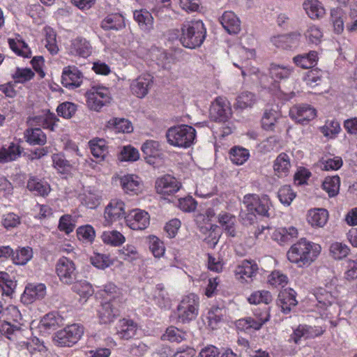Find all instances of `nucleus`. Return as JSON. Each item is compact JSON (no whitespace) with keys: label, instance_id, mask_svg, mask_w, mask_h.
I'll list each match as a JSON object with an SVG mask.
<instances>
[{"label":"nucleus","instance_id":"f257e3e1","mask_svg":"<svg viewBox=\"0 0 357 357\" xmlns=\"http://www.w3.org/2000/svg\"><path fill=\"white\" fill-rule=\"evenodd\" d=\"M321 252V246L301 238L294 243L287 252L288 259L298 267L310 266Z\"/></svg>","mask_w":357,"mask_h":357},{"label":"nucleus","instance_id":"f03ea898","mask_svg":"<svg viewBox=\"0 0 357 357\" xmlns=\"http://www.w3.org/2000/svg\"><path fill=\"white\" fill-rule=\"evenodd\" d=\"M180 42L186 48L199 47L206 36V29L202 20L184 22L181 27Z\"/></svg>","mask_w":357,"mask_h":357},{"label":"nucleus","instance_id":"7ed1b4c3","mask_svg":"<svg viewBox=\"0 0 357 357\" xmlns=\"http://www.w3.org/2000/svg\"><path fill=\"white\" fill-rule=\"evenodd\" d=\"M165 136L170 145L187 149L195 143L196 130L190 126L182 124L168 128Z\"/></svg>","mask_w":357,"mask_h":357},{"label":"nucleus","instance_id":"20e7f679","mask_svg":"<svg viewBox=\"0 0 357 357\" xmlns=\"http://www.w3.org/2000/svg\"><path fill=\"white\" fill-rule=\"evenodd\" d=\"M199 297L195 294L184 296L177 307L178 319L182 323L190 322L198 314Z\"/></svg>","mask_w":357,"mask_h":357},{"label":"nucleus","instance_id":"39448f33","mask_svg":"<svg viewBox=\"0 0 357 357\" xmlns=\"http://www.w3.org/2000/svg\"><path fill=\"white\" fill-rule=\"evenodd\" d=\"M83 333V327L74 324L57 331L54 337V341L60 347H71L77 342Z\"/></svg>","mask_w":357,"mask_h":357},{"label":"nucleus","instance_id":"423d86ee","mask_svg":"<svg viewBox=\"0 0 357 357\" xmlns=\"http://www.w3.org/2000/svg\"><path fill=\"white\" fill-rule=\"evenodd\" d=\"M243 204L248 211L255 212L257 214L269 217L268 211L271 205L268 195L259 197L256 194H248L243 197Z\"/></svg>","mask_w":357,"mask_h":357},{"label":"nucleus","instance_id":"0eeeda50","mask_svg":"<svg viewBox=\"0 0 357 357\" xmlns=\"http://www.w3.org/2000/svg\"><path fill=\"white\" fill-rule=\"evenodd\" d=\"M56 273L59 280L65 284H73L77 280V272L73 260L62 257L56 261Z\"/></svg>","mask_w":357,"mask_h":357},{"label":"nucleus","instance_id":"6e6552de","mask_svg":"<svg viewBox=\"0 0 357 357\" xmlns=\"http://www.w3.org/2000/svg\"><path fill=\"white\" fill-rule=\"evenodd\" d=\"M337 278L333 277L325 284L324 287H319L317 289L314 296L320 307H326L336 302L339 294L337 289Z\"/></svg>","mask_w":357,"mask_h":357},{"label":"nucleus","instance_id":"1a4fd4ad","mask_svg":"<svg viewBox=\"0 0 357 357\" xmlns=\"http://www.w3.org/2000/svg\"><path fill=\"white\" fill-rule=\"evenodd\" d=\"M86 102L91 109L98 110L111 101V93L105 86L93 87L86 93Z\"/></svg>","mask_w":357,"mask_h":357},{"label":"nucleus","instance_id":"9d476101","mask_svg":"<svg viewBox=\"0 0 357 357\" xmlns=\"http://www.w3.org/2000/svg\"><path fill=\"white\" fill-rule=\"evenodd\" d=\"M123 304L121 296L118 294L113 299L102 304L101 307L98 310L100 321L102 324H109L119 315V308Z\"/></svg>","mask_w":357,"mask_h":357},{"label":"nucleus","instance_id":"9b49d317","mask_svg":"<svg viewBox=\"0 0 357 357\" xmlns=\"http://www.w3.org/2000/svg\"><path fill=\"white\" fill-rule=\"evenodd\" d=\"M125 203L123 200L114 198L110 200L106 206L104 211L105 222L107 225H111L123 218L125 219Z\"/></svg>","mask_w":357,"mask_h":357},{"label":"nucleus","instance_id":"f8f14e48","mask_svg":"<svg viewBox=\"0 0 357 357\" xmlns=\"http://www.w3.org/2000/svg\"><path fill=\"white\" fill-rule=\"evenodd\" d=\"M325 329L321 326H312L307 324H299L293 330V333L290 335L289 342H293L296 344H299L301 338L309 339L314 338L321 335Z\"/></svg>","mask_w":357,"mask_h":357},{"label":"nucleus","instance_id":"ddd939ff","mask_svg":"<svg viewBox=\"0 0 357 357\" xmlns=\"http://www.w3.org/2000/svg\"><path fill=\"white\" fill-rule=\"evenodd\" d=\"M22 326L16 319L6 318L0 324V332L8 339L18 343L26 332Z\"/></svg>","mask_w":357,"mask_h":357},{"label":"nucleus","instance_id":"4468645a","mask_svg":"<svg viewBox=\"0 0 357 357\" xmlns=\"http://www.w3.org/2000/svg\"><path fill=\"white\" fill-rule=\"evenodd\" d=\"M153 84V77L148 73L142 74L133 79L130 85L131 93L139 98H144Z\"/></svg>","mask_w":357,"mask_h":357},{"label":"nucleus","instance_id":"2eb2a0df","mask_svg":"<svg viewBox=\"0 0 357 357\" xmlns=\"http://www.w3.org/2000/svg\"><path fill=\"white\" fill-rule=\"evenodd\" d=\"M127 225L133 230H142L149 225L150 216L145 211L135 208L125 218Z\"/></svg>","mask_w":357,"mask_h":357},{"label":"nucleus","instance_id":"dca6fc26","mask_svg":"<svg viewBox=\"0 0 357 357\" xmlns=\"http://www.w3.org/2000/svg\"><path fill=\"white\" fill-rule=\"evenodd\" d=\"M270 319V314L267 310L262 312L259 317L255 318L246 317L236 321V327L238 330L247 331L250 329L259 330L261 326Z\"/></svg>","mask_w":357,"mask_h":357},{"label":"nucleus","instance_id":"f3484780","mask_svg":"<svg viewBox=\"0 0 357 357\" xmlns=\"http://www.w3.org/2000/svg\"><path fill=\"white\" fill-rule=\"evenodd\" d=\"M147 298L151 300L160 308H167L171 304V300L163 284H158L147 293Z\"/></svg>","mask_w":357,"mask_h":357},{"label":"nucleus","instance_id":"a211bd4d","mask_svg":"<svg viewBox=\"0 0 357 357\" xmlns=\"http://www.w3.org/2000/svg\"><path fill=\"white\" fill-rule=\"evenodd\" d=\"M181 188V183L176 178L165 175L155 182L157 192L161 195H172L176 192Z\"/></svg>","mask_w":357,"mask_h":357},{"label":"nucleus","instance_id":"6ab92c4d","mask_svg":"<svg viewBox=\"0 0 357 357\" xmlns=\"http://www.w3.org/2000/svg\"><path fill=\"white\" fill-rule=\"evenodd\" d=\"M83 79L82 73L75 66H68L62 73V84L69 89L76 88L81 85Z\"/></svg>","mask_w":357,"mask_h":357},{"label":"nucleus","instance_id":"aec40b11","mask_svg":"<svg viewBox=\"0 0 357 357\" xmlns=\"http://www.w3.org/2000/svg\"><path fill=\"white\" fill-rule=\"evenodd\" d=\"M46 294V287L44 284H28L23 294L22 295V301L26 304L31 303L35 300L42 299Z\"/></svg>","mask_w":357,"mask_h":357},{"label":"nucleus","instance_id":"412c9836","mask_svg":"<svg viewBox=\"0 0 357 357\" xmlns=\"http://www.w3.org/2000/svg\"><path fill=\"white\" fill-rule=\"evenodd\" d=\"M63 325V319L57 312H52L45 315L39 324L40 332L50 333Z\"/></svg>","mask_w":357,"mask_h":357},{"label":"nucleus","instance_id":"4be33fe9","mask_svg":"<svg viewBox=\"0 0 357 357\" xmlns=\"http://www.w3.org/2000/svg\"><path fill=\"white\" fill-rule=\"evenodd\" d=\"M133 17L139 28L144 33H150L154 28V19L151 13L146 9L136 10Z\"/></svg>","mask_w":357,"mask_h":357},{"label":"nucleus","instance_id":"5701e85b","mask_svg":"<svg viewBox=\"0 0 357 357\" xmlns=\"http://www.w3.org/2000/svg\"><path fill=\"white\" fill-rule=\"evenodd\" d=\"M296 294L292 289H284L279 293L277 304L284 314L290 312L291 307L297 305Z\"/></svg>","mask_w":357,"mask_h":357},{"label":"nucleus","instance_id":"b1692460","mask_svg":"<svg viewBox=\"0 0 357 357\" xmlns=\"http://www.w3.org/2000/svg\"><path fill=\"white\" fill-rule=\"evenodd\" d=\"M68 50L71 54L78 55L84 58H87L92 52L89 42L81 37H77L71 40Z\"/></svg>","mask_w":357,"mask_h":357},{"label":"nucleus","instance_id":"393cba45","mask_svg":"<svg viewBox=\"0 0 357 357\" xmlns=\"http://www.w3.org/2000/svg\"><path fill=\"white\" fill-rule=\"evenodd\" d=\"M137 324L130 319H121L116 326V335L121 340H130L137 333Z\"/></svg>","mask_w":357,"mask_h":357},{"label":"nucleus","instance_id":"a878e982","mask_svg":"<svg viewBox=\"0 0 357 357\" xmlns=\"http://www.w3.org/2000/svg\"><path fill=\"white\" fill-rule=\"evenodd\" d=\"M257 265L255 262L244 260L241 265L236 267L235 274L237 279H241L248 282V280L251 281L252 278L257 274Z\"/></svg>","mask_w":357,"mask_h":357},{"label":"nucleus","instance_id":"bb28decb","mask_svg":"<svg viewBox=\"0 0 357 357\" xmlns=\"http://www.w3.org/2000/svg\"><path fill=\"white\" fill-rule=\"evenodd\" d=\"M220 21L224 29L230 34L237 33L241 30V22L232 11H225Z\"/></svg>","mask_w":357,"mask_h":357},{"label":"nucleus","instance_id":"cd10ccee","mask_svg":"<svg viewBox=\"0 0 357 357\" xmlns=\"http://www.w3.org/2000/svg\"><path fill=\"white\" fill-rule=\"evenodd\" d=\"M27 189L35 195L45 197L50 192V186L47 182L34 176H30L27 184Z\"/></svg>","mask_w":357,"mask_h":357},{"label":"nucleus","instance_id":"c85d7f7f","mask_svg":"<svg viewBox=\"0 0 357 357\" xmlns=\"http://www.w3.org/2000/svg\"><path fill=\"white\" fill-rule=\"evenodd\" d=\"M8 43L11 50L17 55L29 58L31 56V51L29 45L17 34L15 38H8Z\"/></svg>","mask_w":357,"mask_h":357},{"label":"nucleus","instance_id":"c756f323","mask_svg":"<svg viewBox=\"0 0 357 357\" xmlns=\"http://www.w3.org/2000/svg\"><path fill=\"white\" fill-rule=\"evenodd\" d=\"M121 185L127 194L137 195L142 190V183L135 175H126L121 178Z\"/></svg>","mask_w":357,"mask_h":357},{"label":"nucleus","instance_id":"7c9ffc66","mask_svg":"<svg viewBox=\"0 0 357 357\" xmlns=\"http://www.w3.org/2000/svg\"><path fill=\"white\" fill-rule=\"evenodd\" d=\"M303 6L307 15L312 20L320 19L326 13L324 7L318 0H305Z\"/></svg>","mask_w":357,"mask_h":357},{"label":"nucleus","instance_id":"2f4dec72","mask_svg":"<svg viewBox=\"0 0 357 357\" xmlns=\"http://www.w3.org/2000/svg\"><path fill=\"white\" fill-rule=\"evenodd\" d=\"M218 222L230 236H236V220L234 215L227 212H221L218 215Z\"/></svg>","mask_w":357,"mask_h":357},{"label":"nucleus","instance_id":"473e14b6","mask_svg":"<svg viewBox=\"0 0 357 357\" xmlns=\"http://www.w3.org/2000/svg\"><path fill=\"white\" fill-rule=\"evenodd\" d=\"M318 59L317 52L310 51L308 53L298 54L294 56L293 61L297 66L305 69L317 65Z\"/></svg>","mask_w":357,"mask_h":357},{"label":"nucleus","instance_id":"72a5a7b5","mask_svg":"<svg viewBox=\"0 0 357 357\" xmlns=\"http://www.w3.org/2000/svg\"><path fill=\"white\" fill-rule=\"evenodd\" d=\"M158 147V142L153 140L146 141L142 144L141 149L146 162L150 165L155 163V159L160 156Z\"/></svg>","mask_w":357,"mask_h":357},{"label":"nucleus","instance_id":"f704fd0d","mask_svg":"<svg viewBox=\"0 0 357 357\" xmlns=\"http://www.w3.org/2000/svg\"><path fill=\"white\" fill-rule=\"evenodd\" d=\"M289 156L285 153H281L274 161L273 169L279 177L286 176L291 168Z\"/></svg>","mask_w":357,"mask_h":357},{"label":"nucleus","instance_id":"c9c22d12","mask_svg":"<svg viewBox=\"0 0 357 357\" xmlns=\"http://www.w3.org/2000/svg\"><path fill=\"white\" fill-rule=\"evenodd\" d=\"M328 218V211L324 208L310 210L307 214V222L312 227H324L327 222Z\"/></svg>","mask_w":357,"mask_h":357},{"label":"nucleus","instance_id":"e433bc0d","mask_svg":"<svg viewBox=\"0 0 357 357\" xmlns=\"http://www.w3.org/2000/svg\"><path fill=\"white\" fill-rule=\"evenodd\" d=\"M101 27L105 30H119L125 27L124 17L119 13L106 16L101 22Z\"/></svg>","mask_w":357,"mask_h":357},{"label":"nucleus","instance_id":"4c0bfd02","mask_svg":"<svg viewBox=\"0 0 357 357\" xmlns=\"http://www.w3.org/2000/svg\"><path fill=\"white\" fill-rule=\"evenodd\" d=\"M20 146L11 143L7 148L0 149V163H6L16 160L21 154Z\"/></svg>","mask_w":357,"mask_h":357},{"label":"nucleus","instance_id":"58836bf2","mask_svg":"<svg viewBox=\"0 0 357 357\" xmlns=\"http://www.w3.org/2000/svg\"><path fill=\"white\" fill-rule=\"evenodd\" d=\"M293 68L289 66H282L272 63L269 68V73L275 82L288 78L293 72Z\"/></svg>","mask_w":357,"mask_h":357},{"label":"nucleus","instance_id":"ea45409f","mask_svg":"<svg viewBox=\"0 0 357 357\" xmlns=\"http://www.w3.org/2000/svg\"><path fill=\"white\" fill-rule=\"evenodd\" d=\"M26 141L31 145H43L46 143L45 134L40 128H29L24 132Z\"/></svg>","mask_w":357,"mask_h":357},{"label":"nucleus","instance_id":"a19ab883","mask_svg":"<svg viewBox=\"0 0 357 357\" xmlns=\"http://www.w3.org/2000/svg\"><path fill=\"white\" fill-rule=\"evenodd\" d=\"M17 286L13 276L5 271H0V287L3 294L10 296Z\"/></svg>","mask_w":357,"mask_h":357},{"label":"nucleus","instance_id":"79ce46f5","mask_svg":"<svg viewBox=\"0 0 357 357\" xmlns=\"http://www.w3.org/2000/svg\"><path fill=\"white\" fill-rule=\"evenodd\" d=\"M92 155L100 160H104L108 153L106 142L103 139H94L89 142Z\"/></svg>","mask_w":357,"mask_h":357},{"label":"nucleus","instance_id":"37998d69","mask_svg":"<svg viewBox=\"0 0 357 357\" xmlns=\"http://www.w3.org/2000/svg\"><path fill=\"white\" fill-rule=\"evenodd\" d=\"M45 38L43 44L49 52L54 55L56 54L59 52V47L56 43V33L50 27H46L44 29Z\"/></svg>","mask_w":357,"mask_h":357},{"label":"nucleus","instance_id":"c03bdc74","mask_svg":"<svg viewBox=\"0 0 357 357\" xmlns=\"http://www.w3.org/2000/svg\"><path fill=\"white\" fill-rule=\"evenodd\" d=\"M101 238L105 243L113 246H119L126 241L124 236L116 230L104 231Z\"/></svg>","mask_w":357,"mask_h":357},{"label":"nucleus","instance_id":"a18cd8bd","mask_svg":"<svg viewBox=\"0 0 357 357\" xmlns=\"http://www.w3.org/2000/svg\"><path fill=\"white\" fill-rule=\"evenodd\" d=\"M305 37L309 43L317 45L321 43L324 33L320 27L312 24L305 31Z\"/></svg>","mask_w":357,"mask_h":357},{"label":"nucleus","instance_id":"49530a36","mask_svg":"<svg viewBox=\"0 0 357 357\" xmlns=\"http://www.w3.org/2000/svg\"><path fill=\"white\" fill-rule=\"evenodd\" d=\"M340 179L338 176H328L323 182V189L326 191L329 197H335L340 190Z\"/></svg>","mask_w":357,"mask_h":357},{"label":"nucleus","instance_id":"de8ad7c7","mask_svg":"<svg viewBox=\"0 0 357 357\" xmlns=\"http://www.w3.org/2000/svg\"><path fill=\"white\" fill-rule=\"evenodd\" d=\"M229 154L231 162L237 165H243L250 156L248 149L237 146L232 148Z\"/></svg>","mask_w":357,"mask_h":357},{"label":"nucleus","instance_id":"09e8293b","mask_svg":"<svg viewBox=\"0 0 357 357\" xmlns=\"http://www.w3.org/2000/svg\"><path fill=\"white\" fill-rule=\"evenodd\" d=\"M228 53L231 55V58L238 56L241 60L251 59L255 56L254 49H247L241 45L230 47Z\"/></svg>","mask_w":357,"mask_h":357},{"label":"nucleus","instance_id":"8fccbe9b","mask_svg":"<svg viewBox=\"0 0 357 357\" xmlns=\"http://www.w3.org/2000/svg\"><path fill=\"white\" fill-rule=\"evenodd\" d=\"M32 255L33 252L31 248H22L14 252L13 261L17 265H24L32 258Z\"/></svg>","mask_w":357,"mask_h":357},{"label":"nucleus","instance_id":"3c124183","mask_svg":"<svg viewBox=\"0 0 357 357\" xmlns=\"http://www.w3.org/2000/svg\"><path fill=\"white\" fill-rule=\"evenodd\" d=\"M331 17L335 32L337 33H342L344 30V13L342 10L340 8L332 9Z\"/></svg>","mask_w":357,"mask_h":357},{"label":"nucleus","instance_id":"603ef678","mask_svg":"<svg viewBox=\"0 0 357 357\" xmlns=\"http://www.w3.org/2000/svg\"><path fill=\"white\" fill-rule=\"evenodd\" d=\"M185 333L174 326H170L167 328L165 333L162 335V339L163 340H168L170 342H181L185 339Z\"/></svg>","mask_w":357,"mask_h":357},{"label":"nucleus","instance_id":"864d4df0","mask_svg":"<svg viewBox=\"0 0 357 357\" xmlns=\"http://www.w3.org/2000/svg\"><path fill=\"white\" fill-rule=\"evenodd\" d=\"M255 99L253 93L243 92L236 99V108L239 109H248L255 104Z\"/></svg>","mask_w":357,"mask_h":357},{"label":"nucleus","instance_id":"5fc2aeb1","mask_svg":"<svg viewBox=\"0 0 357 357\" xmlns=\"http://www.w3.org/2000/svg\"><path fill=\"white\" fill-rule=\"evenodd\" d=\"M36 123L39 126L53 130L56 121H59V120L55 116L54 113H44L43 115L36 117Z\"/></svg>","mask_w":357,"mask_h":357},{"label":"nucleus","instance_id":"6e6d98bb","mask_svg":"<svg viewBox=\"0 0 357 357\" xmlns=\"http://www.w3.org/2000/svg\"><path fill=\"white\" fill-rule=\"evenodd\" d=\"M324 76V73L319 69L314 68L309 70L304 77L305 83L311 86L314 87L320 84Z\"/></svg>","mask_w":357,"mask_h":357},{"label":"nucleus","instance_id":"4d7b16f0","mask_svg":"<svg viewBox=\"0 0 357 357\" xmlns=\"http://www.w3.org/2000/svg\"><path fill=\"white\" fill-rule=\"evenodd\" d=\"M73 284L72 289L73 291L83 298L91 296L93 293L92 286L85 280L75 281Z\"/></svg>","mask_w":357,"mask_h":357},{"label":"nucleus","instance_id":"13d9d810","mask_svg":"<svg viewBox=\"0 0 357 357\" xmlns=\"http://www.w3.org/2000/svg\"><path fill=\"white\" fill-rule=\"evenodd\" d=\"M139 158L138 150L132 146H123L121 149L119 159L121 161L134 162Z\"/></svg>","mask_w":357,"mask_h":357},{"label":"nucleus","instance_id":"bf43d9fd","mask_svg":"<svg viewBox=\"0 0 357 357\" xmlns=\"http://www.w3.org/2000/svg\"><path fill=\"white\" fill-rule=\"evenodd\" d=\"M272 301V296L268 291H257L253 292L248 298L251 304H268Z\"/></svg>","mask_w":357,"mask_h":357},{"label":"nucleus","instance_id":"052dcab7","mask_svg":"<svg viewBox=\"0 0 357 357\" xmlns=\"http://www.w3.org/2000/svg\"><path fill=\"white\" fill-rule=\"evenodd\" d=\"M82 204L89 208H95L100 204L99 195L91 190L86 191L80 195Z\"/></svg>","mask_w":357,"mask_h":357},{"label":"nucleus","instance_id":"680f3d73","mask_svg":"<svg viewBox=\"0 0 357 357\" xmlns=\"http://www.w3.org/2000/svg\"><path fill=\"white\" fill-rule=\"evenodd\" d=\"M278 197L282 204L289 206L296 197V193L292 190L290 185H286L280 188Z\"/></svg>","mask_w":357,"mask_h":357},{"label":"nucleus","instance_id":"e2e57ef3","mask_svg":"<svg viewBox=\"0 0 357 357\" xmlns=\"http://www.w3.org/2000/svg\"><path fill=\"white\" fill-rule=\"evenodd\" d=\"M91 263L96 268L105 269L112 264V261L107 255L94 253L90 258Z\"/></svg>","mask_w":357,"mask_h":357},{"label":"nucleus","instance_id":"0e129e2a","mask_svg":"<svg viewBox=\"0 0 357 357\" xmlns=\"http://www.w3.org/2000/svg\"><path fill=\"white\" fill-rule=\"evenodd\" d=\"M119 257L123 260L132 261L139 258L137 248L132 245H126L119 250Z\"/></svg>","mask_w":357,"mask_h":357},{"label":"nucleus","instance_id":"69168bd1","mask_svg":"<svg viewBox=\"0 0 357 357\" xmlns=\"http://www.w3.org/2000/svg\"><path fill=\"white\" fill-rule=\"evenodd\" d=\"M231 109L230 102L223 96L217 97L211 105V112H229Z\"/></svg>","mask_w":357,"mask_h":357},{"label":"nucleus","instance_id":"338daca9","mask_svg":"<svg viewBox=\"0 0 357 357\" xmlns=\"http://www.w3.org/2000/svg\"><path fill=\"white\" fill-rule=\"evenodd\" d=\"M34 76V73L30 68H20L16 69L15 72L13 74V78L15 82L23 83L31 79Z\"/></svg>","mask_w":357,"mask_h":357},{"label":"nucleus","instance_id":"774afa93","mask_svg":"<svg viewBox=\"0 0 357 357\" xmlns=\"http://www.w3.org/2000/svg\"><path fill=\"white\" fill-rule=\"evenodd\" d=\"M330 251L335 259H341L348 255L349 249L346 245L335 242L331 244Z\"/></svg>","mask_w":357,"mask_h":357}]
</instances>
